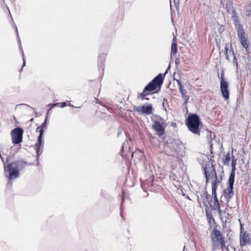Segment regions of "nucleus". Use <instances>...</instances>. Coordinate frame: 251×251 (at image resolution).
Masks as SVG:
<instances>
[{
    "instance_id": "f257e3e1",
    "label": "nucleus",
    "mask_w": 251,
    "mask_h": 251,
    "mask_svg": "<svg viewBox=\"0 0 251 251\" xmlns=\"http://www.w3.org/2000/svg\"><path fill=\"white\" fill-rule=\"evenodd\" d=\"M165 75V74H158L145 87L142 93L138 94V97L139 98L140 96L143 100L146 96L159 91L163 83Z\"/></svg>"
},
{
    "instance_id": "f03ea898",
    "label": "nucleus",
    "mask_w": 251,
    "mask_h": 251,
    "mask_svg": "<svg viewBox=\"0 0 251 251\" xmlns=\"http://www.w3.org/2000/svg\"><path fill=\"white\" fill-rule=\"evenodd\" d=\"M210 238L212 242V251L219 249L222 251L225 250H228V247L226 245L225 238L220 230L214 229L210 234Z\"/></svg>"
},
{
    "instance_id": "7ed1b4c3",
    "label": "nucleus",
    "mask_w": 251,
    "mask_h": 251,
    "mask_svg": "<svg viewBox=\"0 0 251 251\" xmlns=\"http://www.w3.org/2000/svg\"><path fill=\"white\" fill-rule=\"evenodd\" d=\"M201 124V122L198 115L196 114H191L188 115L186 120V125L191 132L200 135Z\"/></svg>"
},
{
    "instance_id": "20e7f679",
    "label": "nucleus",
    "mask_w": 251,
    "mask_h": 251,
    "mask_svg": "<svg viewBox=\"0 0 251 251\" xmlns=\"http://www.w3.org/2000/svg\"><path fill=\"white\" fill-rule=\"evenodd\" d=\"M25 165L24 162L18 161L9 164L6 168H4L5 171L9 172V179L11 180L18 177L19 170H22Z\"/></svg>"
},
{
    "instance_id": "39448f33",
    "label": "nucleus",
    "mask_w": 251,
    "mask_h": 251,
    "mask_svg": "<svg viewBox=\"0 0 251 251\" xmlns=\"http://www.w3.org/2000/svg\"><path fill=\"white\" fill-rule=\"evenodd\" d=\"M203 174L205 177V183L208 184L210 179L217 176V173L212 163L208 162L203 166Z\"/></svg>"
},
{
    "instance_id": "423d86ee",
    "label": "nucleus",
    "mask_w": 251,
    "mask_h": 251,
    "mask_svg": "<svg viewBox=\"0 0 251 251\" xmlns=\"http://www.w3.org/2000/svg\"><path fill=\"white\" fill-rule=\"evenodd\" d=\"M240 245L243 247L247 245L251 244V238L250 235L247 232L243 230L242 225L240 226V232L239 235Z\"/></svg>"
},
{
    "instance_id": "0eeeda50",
    "label": "nucleus",
    "mask_w": 251,
    "mask_h": 251,
    "mask_svg": "<svg viewBox=\"0 0 251 251\" xmlns=\"http://www.w3.org/2000/svg\"><path fill=\"white\" fill-rule=\"evenodd\" d=\"M23 130L20 127H16L11 131L12 143L19 144L22 142Z\"/></svg>"
},
{
    "instance_id": "6e6552de",
    "label": "nucleus",
    "mask_w": 251,
    "mask_h": 251,
    "mask_svg": "<svg viewBox=\"0 0 251 251\" xmlns=\"http://www.w3.org/2000/svg\"><path fill=\"white\" fill-rule=\"evenodd\" d=\"M220 89L222 96L225 100H228L229 96V91L228 90V83L224 78L223 74H221L220 80Z\"/></svg>"
},
{
    "instance_id": "1a4fd4ad",
    "label": "nucleus",
    "mask_w": 251,
    "mask_h": 251,
    "mask_svg": "<svg viewBox=\"0 0 251 251\" xmlns=\"http://www.w3.org/2000/svg\"><path fill=\"white\" fill-rule=\"evenodd\" d=\"M234 183V178H228L227 187L224 191L225 196L226 198L230 199L234 195L233 190Z\"/></svg>"
},
{
    "instance_id": "9d476101",
    "label": "nucleus",
    "mask_w": 251,
    "mask_h": 251,
    "mask_svg": "<svg viewBox=\"0 0 251 251\" xmlns=\"http://www.w3.org/2000/svg\"><path fill=\"white\" fill-rule=\"evenodd\" d=\"M238 36L243 47L247 50L249 48V42L246 37L245 32L243 28H240L238 30Z\"/></svg>"
},
{
    "instance_id": "9b49d317",
    "label": "nucleus",
    "mask_w": 251,
    "mask_h": 251,
    "mask_svg": "<svg viewBox=\"0 0 251 251\" xmlns=\"http://www.w3.org/2000/svg\"><path fill=\"white\" fill-rule=\"evenodd\" d=\"M134 110L138 113L147 115L151 114L152 113V107L151 104L147 106H134Z\"/></svg>"
},
{
    "instance_id": "f8f14e48",
    "label": "nucleus",
    "mask_w": 251,
    "mask_h": 251,
    "mask_svg": "<svg viewBox=\"0 0 251 251\" xmlns=\"http://www.w3.org/2000/svg\"><path fill=\"white\" fill-rule=\"evenodd\" d=\"M212 196H213L214 201L212 204L211 202L209 205L212 210H217L218 214L221 216L222 215V211L221 209V206L217 193L212 194Z\"/></svg>"
},
{
    "instance_id": "ddd939ff",
    "label": "nucleus",
    "mask_w": 251,
    "mask_h": 251,
    "mask_svg": "<svg viewBox=\"0 0 251 251\" xmlns=\"http://www.w3.org/2000/svg\"><path fill=\"white\" fill-rule=\"evenodd\" d=\"M43 136V131L41 129L40 131V134H39L38 138V141L34 146V148L36 151L37 157L39 156V154L42 152V151H41V148L43 146V143L42 142Z\"/></svg>"
},
{
    "instance_id": "4468645a",
    "label": "nucleus",
    "mask_w": 251,
    "mask_h": 251,
    "mask_svg": "<svg viewBox=\"0 0 251 251\" xmlns=\"http://www.w3.org/2000/svg\"><path fill=\"white\" fill-rule=\"evenodd\" d=\"M153 129L159 136H162L165 132V128L158 121H155L152 125Z\"/></svg>"
},
{
    "instance_id": "2eb2a0df",
    "label": "nucleus",
    "mask_w": 251,
    "mask_h": 251,
    "mask_svg": "<svg viewBox=\"0 0 251 251\" xmlns=\"http://www.w3.org/2000/svg\"><path fill=\"white\" fill-rule=\"evenodd\" d=\"M176 81L181 94L182 98L184 100L185 103L186 104L189 99V97L187 95V91L185 89H183L182 83L179 79H176Z\"/></svg>"
},
{
    "instance_id": "dca6fc26",
    "label": "nucleus",
    "mask_w": 251,
    "mask_h": 251,
    "mask_svg": "<svg viewBox=\"0 0 251 251\" xmlns=\"http://www.w3.org/2000/svg\"><path fill=\"white\" fill-rule=\"evenodd\" d=\"M222 180V176H221L220 178H218V176L214 177V178L212 179L211 182V187H212V194H215L217 193V189L219 184L221 183Z\"/></svg>"
},
{
    "instance_id": "f3484780",
    "label": "nucleus",
    "mask_w": 251,
    "mask_h": 251,
    "mask_svg": "<svg viewBox=\"0 0 251 251\" xmlns=\"http://www.w3.org/2000/svg\"><path fill=\"white\" fill-rule=\"evenodd\" d=\"M232 163H231V171L230 174L229 175V178H232L235 179V170H236V159L235 158L234 156L232 157Z\"/></svg>"
},
{
    "instance_id": "a211bd4d",
    "label": "nucleus",
    "mask_w": 251,
    "mask_h": 251,
    "mask_svg": "<svg viewBox=\"0 0 251 251\" xmlns=\"http://www.w3.org/2000/svg\"><path fill=\"white\" fill-rule=\"evenodd\" d=\"M177 45L176 42V37H174L173 38V40L171 45V54L173 55H175L177 53Z\"/></svg>"
},
{
    "instance_id": "6ab92c4d",
    "label": "nucleus",
    "mask_w": 251,
    "mask_h": 251,
    "mask_svg": "<svg viewBox=\"0 0 251 251\" xmlns=\"http://www.w3.org/2000/svg\"><path fill=\"white\" fill-rule=\"evenodd\" d=\"M230 160V155L229 152H228L227 153L223 156L222 158V162L223 164L224 165H229V161Z\"/></svg>"
},
{
    "instance_id": "aec40b11",
    "label": "nucleus",
    "mask_w": 251,
    "mask_h": 251,
    "mask_svg": "<svg viewBox=\"0 0 251 251\" xmlns=\"http://www.w3.org/2000/svg\"><path fill=\"white\" fill-rule=\"evenodd\" d=\"M204 205L207 208V209H205V212H206V216H207V219H208L209 222H210V221L211 219H212L213 221H214V219L213 217L211 212H209L207 210V209L208 208V205L206 203H204Z\"/></svg>"
},
{
    "instance_id": "412c9836",
    "label": "nucleus",
    "mask_w": 251,
    "mask_h": 251,
    "mask_svg": "<svg viewBox=\"0 0 251 251\" xmlns=\"http://www.w3.org/2000/svg\"><path fill=\"white\" fill-rule=\"evenodd\" d=\"M46 125H47L46 120H45L44 122L43 123H42L40 126H38L36 128V132H39V134H40V131L42 129V130L43 131V134L44 131V129L46 127Z\"/></svg>"
},
{
    "instance_id": "4be33fe9",
    "label": "nucleus",
    "mask_w": 251,
    "mask_h": 251,
    "mask_svg": "<svg viewBox=\"0 0 251 251\" xmlns=\"http://www.w3.org/2000/svg\"><path fill=\"white\" fill-rule=\"evenodd\" d=\"M204 197H205V199L206 200V201L208 202V203L210 204L212 201V199L213 198V196L212 195L211 196L210 194L206 193L205 194Z\"/></svg>"
},
{
    "instance_id": "5701e85b",
    "label": "nucleus",
    "mask_w": 251,
    "mask_h": 251,
    "mask_svg": "<svg viewBox=\"0 0 251 251\" xmlns=\"http://www.w3.org/2000/svg\"><path fill=\"white\" fill-rule=\"evenodd\" d=\"M246 14L247 17L251 16V4H249L246 7Z\"/></svg>"
},
{
    "instance_id": "b1692460",
    "label": "nucleus",
    "mask_w": 251,
    "mask_h": 251,
    "mask_svg": "<svg viewBox=\"0 0 251 251\" xmlns=\"http://www.w3.org/2000/svg\"><path fill=\"white\" fill-rule=\"evenodd\" d=\"M67 105L66 102H60V103H56L55 104H52V107L57 106L58 107L63 108Z\"/></svg>"
},
{
    "instance_id": "393cba45",
    "label": "nucleus",
    "mask_w": 251,
    "mask_h": 251,
    "mask_svg": "<svg viewBox=\"0 0 251 251\" xmlns=\"http://www.w3.org/2000/svg\"><path fill=\"white\" fill-rule=\"evenodd\" d=\"M229 52H232V54L233 55V63L236 65V67H238V62H237V59L236 58V57L234 53V51L232 49H231V50H229Z\"/></svg>"
},
{
    "instance_id": "a878e982",
    "label": "nucleus",
    "mask_w": 251,
    "mask_h": 251,
    "mask_svg": "<svg viewBox=\"0 0 251 251\" xmlns=\"http://www.w3.org/2000/svg\"><path fill=\"white\" fill-rule=\"evenodd\" d=\"M228 49L227 46H226L225 47V55H226V58L227 60L229 61L230 59H229V56L228 55Z\"/></svg>"
},
{
    "instance_id": "bb28decb",
    "label": "nucleus",
    "mask_w": 251,
    "mask_h": 251,
    "mask_svg": "<svg viewBox=\"0 0 251 251\" xmlns=\"http://www.w3.org/2000/svg\"><path fill=\"white\" fill-rule=\"evenodd\" d=\"M176 176L174 173H171L170 176V178L172 180H175L176 179Z\"/></svg>"
},
{
    "instance_id": "cd10ccee",
    "label": "nucleus",
    "mask_w": 251,
    "mask_h": 251,
    "mask_svg": "<svg viewBox=\"0 0 251 251\" xmlns=\"http://www.w3.org/2000/svg\"><path fill=\"white\" fill-rule=\"evenodd\" d=\"M186 198L188 200H190V201H191V199L190 198V197L188 196H186Z\"/></svg>"
},
{
    "instance_id": "c85d7f7f",
    "label": "nucleus",
    "mask_w": 251,
    "mask_h": 251,
    "mask_svg": "<svg viewBox=\"0 0 251 251\" xmlns=\"http://www.w3.org/2000/svg\"><path fill=\"white\" fill-rule=\"evenodd\" d=\"M25 65V60H24V65Z\"/></svg>"
}]
</instances>
